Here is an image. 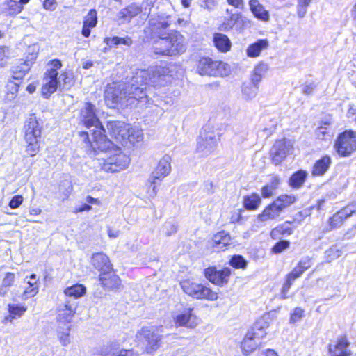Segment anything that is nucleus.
Here are the masks:
<instances>
[{"label": "nucleus", "instance_id": "f257e3e1", "mask_svg": "<svg viewBox=\"0 0 356 356\" xmlns=\"http://www.w3.org/2000/svg\"><path fill=\"white\" fill-rule=\"evenodd\" d=\"M184 19L164 14L152 17L149 20V29L152 36L157 37L154 42V52L165 56H176L183 54L186 49L185 38L176 31H168V28Z\"/></svg>", "mask_w": 356, "mask_h": 356}, {"label": "nucleus", "instance_id": "f03ea898", "mask_svg": "<svg viewBox=\"0 0 356 356\" xmlns=\"http://www.w3.org/2000/svg\"><path fill=\"white\" fill-rule=\"evenodd\" d=\"M104 96L108 104L121 107L142 106L150 101L147 86L140 79L134 81V74L129 79H126L124 82L108 84Z\"/></svg>", "mask_w": 356, "mask_h": 356}, {"label": "nucleus", "instance_id": "7ed1b4c3", "mask_svg": "<svg viewBox=\"0 0 356 356\" xmlns=\"http://www.w3.org/2000/svg\"><path fill=\"white\" fill-rule=\"evenodd\" d=\"M81 118L86 127H95L92 130V140H89L88 132H80L79 134L84 141L90 143L92 149H95L97 148L105 150L112 146L113 143L111 142V140L108 139L104 134L105 130L100 124L97 117L94 105L91 103H86L81 110Z\"/></svg>", "mask_w": 356, "mask_h": 356}, {"label": "nucleus", "instance_id": "20e7f679", "mask_svg": "<svg viewBox=\"0 0 356 356\" xmlns=\"http://www.w3.org/2000/svg\"><path fill=\"white\" fill-rule=\"evenodd\" d=\"M107 149L102 150L100 149H93L95 152L97 150L105 152L106 156L104 157L98 158L99 164L101 166L102 170L107 172H117L126 169L129 163V157L121 152L117 144H114Z\"/></svg>", "mask_w": 356, "mask_h": 356}, {"label": "nucleus", "instance_id": "39448f33", "mask_svg": "<svg viewBox=\"0 0 356 356\" xmlns=\"http://www.w3.org/2000/svg\"><path fill=\"white\" fill-rule=\"evenodd\" d=\"M42 127V122L35 114L29 115L24 121L23 131L26 143V152L31 156H35L39 152Z\"/></svg>", "mask_w": 356, "mask_h": 356}, {"label": "nucleus", "instance_id": "423d86ee", "mask_svg": "<svg viewBox=\"0 0 356 356\" xmlns=\"http://www.w3.org/2000/svg\"><path fill=\"white\" fill-rule=\"evenodd\" d=\"M111 136L117 143L127 145L128 143L134 144L143 140V134L142 129L138 127H129L122 122H111L107 125Z\"/></svg>", "mask_w": 356, "mask_h": 356}, {"label": "nucleus", "instance_id": "0eeeda50", "mask_svg": "<svg viewBox=\"0 0 356 356\" xmlns=\"http://www.w3.org/2000/svg\"><path fill=\"white\" fill-rule=\"evenodd\" d=\"M47 70L44 74L43 84L42 87V94L45 98H48L52 93L55 92L60 84V79L64 83L67 82V74L63 72L58 78V70L62 67L60 60L54 59L50 61L47 65Z\"/></svg>", "mask_w": 356, "mask_h": 356}, {"label": "nucleus", "instance_id": "6e6552de", "mask_svg": "<svg viewBox=\"0 0 356 356\" xmlns=\"http://www.w3.org/2000/svg\"><path fill=\"white\" fill-rule=\"evenodd\" d=\"M142 81L145 85L154 87L165 86L170 81L167 70L162 67H151L147 70L137 69L134 72V81Z\"/></svg>", "mask_w": 356, "mask_h": 356}, {"label": "nucleus", "instance_id": "1a4fd4ad", "mask_svg": "<svg viewBox=\"0 0 356 356\" xmlns=\"http://www.w3.org/2000/svg\"><path fill=\"white\" fill-rule=\"evenodd\" d=\"M180 286L185 293L195 299L215 301L218 298V293L217 292L212 291L209 287L204 284L191 280L181 281Z\"/></svg>", "mask_w": 356, "mask_h": 356}, {"label": "nucleus", "instance_id": "9d476101", "mask_svg": "<svg viewBox=\"0 0 356 356\" xmlns=\"http://www.w3.org/2000/svg\"><path fill=\"white\" fill-rule=\"evenodd\" d=\"M220 134L212 128L205 127L197 139V151L203 155H208L217 147L220 141Z\"/></svg>", "mask_w": 356, "mask_h": 356}, {"label": "nucleus", "instance_id": "9b49d317", "mask_svg": "<svg viewBox=\"0 0 356 356\" xmlns=\"http://www.w3.org/2000/svg\"><path fill=\"white\" fill-rule=\"evenodd\" d=\"M171 158L169 155H165L159 162L155 170L152 173L149 179L150 184L148 191L149 196L154 197L157 194L156 187L159 186L163 178L169 175L171 171Z\"/></svg>", "mask_w": 356, "mask_h": 356}, {"label": "nucleus", "instance_id": "f8f14e48", "mask_svg": "<svg viewBox=\"0 0 356 356\" xmlns=\"http://www.w3.org/2000/svg\"><path fill=\"white\" fill-rule=\"evenodd\" d=\"M334 148L341 156H348L356 150V132L348 130L339 134L335 141Z\"/></svg>", "mask_w": 356, "mask_h": 356}, {"label": "nucleus", "instance_id": "ddd939ff", "mask_svg": "<svg viewBox=\"0 0 356 356\" xmlns=\"http://www.w3.org/2000/svg\"><path fill=\"white\" fill-rule=\"evenodd\" d=\"M231 275V269L224 268L218 270L216 267H209L204 270V276L216 285L222 286L228 282Z\"/></svg>", "mask_w": 356, "mask_h": 356}, {"label": "nucleus", "instance_id": "4468645a", "mask_svg": "<svg viewBox=\"0 0 356 356\" xmlns=\"http://www.w3.org/2000/svg\"><path fill=\"white\" fill-rule=\"evenodd\" d=\"M292 145L290 141L277 140L270 150L273 162L275 165H278L290 153Z\"/></svg>", "mask_w": 356, "mask_h": 356}, {"label": "nucleus", "instance_id": "2eb2a0df", "mask_svg": "<svg viewBox=\"0 0 356 356\" xmlns=\"http://www.w3.org/2000/svg\"><path fill=\"white\" fill-rule=\"evenodd\" d=\"M350 342L346 336L338 337L333 343L328 346V351L332 356H350L352 352L349 348Z\"/></svg>", "mask_w": 356, "mask_h": 356}, {"label": "nucleus", "instance_id": "dca6fc26", "mask_svg": "<svg viewBox=\"0 0 356 356\" xmlns=\"http://www.w3.org/2000/svg\"><path fill=\"white\" fill-rule=\"evenodd\" d=\"M99 282L106 290H120L122 286L121 280L113 273V269L106 273H101L99 275Z\"/></svg>", "mask_w": 356, "mask_h": 356}, {"label": "nucleus", "instance_id": "f3484780", "mask_svg": "<svg viewBox=\"0 0 356 356\" xmlns=\"http://www.w3.org/2000/svg\"><path fill=\"white\" fill-rule=\"evenodd\" d=\"M193 309H185L175 318V323L177 326L195 328L199 323L200 319L193 314Z\"/></svg>", "mask_w": 356, "mask_h": 356}, {"label": "nucleus", "instance_id": "a211bd4d", "mask_svg": "<svg viewBox=\"0 0 356 356\" xmlns=\"http://www.w3.org/2000/svg\"><path fill=\"white\" fill-rule=\"evenodd\" d=\"M140 334L146 339L148 353H152L160 346L161 336L153 328L143 327Z\"/></svg>", "mask_w": 356, "mask_h": 356}, {"label": "nucleus", "instance_id": "6ab92c4d", "mask_svg": "<svg viewBox=\"0 0 356 356\" xmlns=\"http://www.w3.org/2000/svg\"><path fill=\"white\" fill-rule=\"evenodd\" d=\"M210 244L213 251H224L227 247L232 245V239L227 232L221 231L213 235Z\"/></svg>", "mask_w": 356, "mask_h": 356}, {"label": "nucleus", "instance_id": "aec40b11", "mask_svg": "<svg viewBox=\"0 0 356 356\" xmlns=\"http://www.w3.org/2000/svg\"><path fill=\"white\" fill-rule=\"evenodd\" d=\"M90 264L100 273L113 270L108 257L103 252L94 253L91 257Z\"/></svg>", "mask_w": 356, "mask_h": 356}, {"label": "nucleus", "instance_id": "412c9836", "mask_svg": "<svg viewBox=\"0 0 356 356\" xmlns=\"http://www.w3.org/2000/svg\"><path fill=\"white\" fill-rule=\"evenodd\" d=\"M142 12V7L137 3H131L118 12L117 19L120 24L128 23L132 18L137 16Z\"/></svg>", "mask_w": 356, "mask_h": 356}, {"label": "nucleus", "instance_id": "4be33fe9", "mask_svg": "<svg viewBox=\"0 0 356 356\" xmlns=\"http://www.w3.org/2000/svg\"><path fill=\"white\" fill-rule=\"evenodd\" d=\"M248 4L250 11L257 19L262 22L269 21V12L259 2V0H250Z\"/></svg>", "mask_w": 356, "mask_h": 356}, {"label": "nucleus", "instance_id": "5701e85b", "mask_svg": "<svg viewBox=\"0 0 356 356\" xmlns=\"http://www.w3.org/2000/svg\"><path fill=\"white\" fill-rule=\"evenodd\" d=\"M216 60L213 61L209 58H203L200 60L197 65V72L201 75L215 76Z\"/></svg>", "mask_w": 356, "mask_h": 356}, {"label": "nucleus", "instance_id": "b1692460", "mask_svg": "<svg viewBox=\"0 0 356 356\" xmlns=\"http://www.w3.org/2000/svg\"><path fill=\"white\" fill-rule=\"evenodd\" d=\"M281 212L279 206L273 201L264 209L261 213L258 215L257 219L261 222L273 220L277 218Z\"/></svg>", "mask_w": 356, "mask_h": 356}, {"label": "nucleus", "instance_id": "393cba45", "mask_svg": "<svg viewBox=\"0 0 356 356\" xmlns=\"http://www.w3.org/2000/svg\"><path fill=\"white\" fill-rule=\"evenodd\" d=\"M331 158L325 155L316 161L314 163L312 170V175L313 176H322L329 169L331 165Z\"/></svg>", "mask_w": 356, "mask_h": 356}, {"label": "nucleus", "instance_id": "a878e982", "mask_svg": "<svg viewBox=\"0 0 356 356\" xmlns=\"http://www.w3.org/2000/svg\"><path fill=\"white\" fill-rule=\"evenodd\" d=\"M23 8L24 7L15 0H5L1 3L2 13L10 17L16 16Z\"/></svg>", "mask_w": 356, "mask_h": 356}, {"label": "nucleus", "instance_id": "bb28decb", "mask_svg": "<svg viewBox=\"0 0 356 356\" xmlns=\"http://www.w3.org/2000/svg\"><path fill=\"white\" fill-rule=\"evenodd\" d=\"M261 342L253 337L251 332H248L241 343V349L244 355L252 353L260 345Z\"/></svg>", "mask_w": 356, "mask_h": 356}, {"label": "nucleus", "instance_id": "cd10ccee", "mask_svg": "<svg viewBox=\"0 0 356 356\" xmlns=\"http://www.w3.org/2000/svg\"><path fill=\"white\" fill-rule=\"evenodd\" d=\"M268 65L265 63L261 62L256 65L250 76L252 84L255 86H259V83L268 72Z\"/></svg>", "mask_w": 356, "mask_h": 356}, {"label": "nucleus", "instance_id": "c85d7f7f", "mask_svg": "<svg viewBox=\"0 0 356 356\" xmlns=\"http://www.w3.org/2000/svg\"><path fill=\"white\" fill-rule=\"evenodd\" d=\"M213 42L217 49L224 53L229 51L232 46L229 38L226 35L220 33L213 35Z\"/></svg>", "mask_w": 356, "mask_h": 356}, {"label": "nucleus", "instance_id": "c756f323", "mask_svg": "<svg viewBox=\"0 0 356 356\" xmlns=\"http://www.w3.org/2000/svg\"><path fill=\"white\" fill-rule=\"evenodd\" d=\"M268 46V42L266 40H259L248 47L246 50L247 55L251 58L257 57L261 51L266 49Z\"/></svg>", "mask_w": 356, "mask_h": 356}, {"label": "nucleus", "instance_id": "7c9ffc66", "mask_svg": "<svg viewBox=\"0 0 356 356\" xmlns=\"http://www.w3.org/2000/svg\"><path fill=\"white\" fill-rule=\"evenodd\" d=\"M29 280L27 281L29 286L26 287L24 291V296L25 298H29L35 296L38 292L39 285L38 283V279L35 274H32L29 277Z\"/></svg>", "mask_w": 356, "mask_h": 356}, {"label": "nucleus", "instance_id": "2f4dec72", "mask_svg": "<svg viewBox=\"0 0 356 356\" xmlns=\"http://www.w3.org/2000/svg\"><path fill=\"white\" fill-rule=\"evenodd\" d=\"M307 177L305 170H300L293 173L289 179V186L293 188H300L305 183Z\"/></svg>", "mask_w": 356, "mask_h": 356}, {"label": "nucleus", "instance_id": "473e14b6", "mask_svg": "<svg viewBox=\"0 0 356 356\" xmlns=\"http://www.w3.org/2000/svg\"><path fill=\"white\" fill-rule=\"evenodd\" d=\"M86 289L83 285L76 284L67 288L64 293L67 298L76 300V298L83 296L86 293Z\"/></svg>", "mask_w": 356, "mask_h": 356}, {"label": "nucleus", "instance_id": "72a5a7b5", "mask_svg": "<svg viewBox=\"0 0 356 356\" xmlns=\"http://www.w3.org/2000/svg\"><path fill=\"white\" fill-rule=\"evenodd\" d=\"M261 202L260 196L257 193H252L243 197L244 207L248 210H255Z\"/></svg>", "mask_w": 356, "mask_h": 356}, {"label": "nucleus", "instance_id": "f704fd0d", "mask_svg": "<svg viewBox=\"0 0 356 356\" xmlns=\"http://www.w3.org/2000/svg\"><path fill=\"white\" fill-rule=\"evenodd\" d=\"M15 281V275L13 273L8 272L5 274L0 286V296H5Z\"/></svg>", "mask_w": 356, "mask_h": 356}, {"label": "nucleus", "instance_id": "c9c22d12", "mask_svg": "<svg viewBox=\"0 0 356 356\" xmlns=\"http://www.w3.org/2000/svg\"><path fill=\"white\" fill-rule=\"evenodd\" d=\"M296 197L294 195H280L274 202L279 206L282 211L284 209L289 207L296 201Z\"/></svg>", "mask_w": 356, "mask_h": 356}, {"label": "nucleus", "instance_id": "e433bc0d", "mask_svg": "<svg viewBox=\"0 0 356 356\" xmlns=\"http://www.w3.org/2000/svg\"><path fill=\"white\" fill-rule=\"evenodd\" d=\"M291 233L292 229L290 227L289 223L285 222L274 228L270 232V236L273 238L276 239L278 238L280 236H288L290 235Z\"/></svg>", "mask_w": 356, "mask_h": 356}, {"label": "nucleus", "instance_id": "4c0bfd02", "mask_svg": "<svg viewBox=\"0 0 356 356\" xmlns=\"http://www.w3.org/2000/svg\"><path fill=\"white\" fill-rule=\"evenodd\" d=\"M37 57L36 54H31L26 60L13 67V71H18L23 74H26L30 70L31 66L33 65Z\"/></svg>", "mask_w": 356, "mask_h": 356}, {"label": "nucleus", "instance_id": "58836bf2", "mask_svg": "<svg viewBox=\"0 0 356 356\" xmlns=\"http://www.w3.org/2000/svg\"><path fill=\"white\" fill-rule=\"evenodd\" d=\"M57 312H58L57 321L59 323H70L74 314L76 313V312H73V310H72V309L65 310V308H62L60 307H58Z\"/></svg>", "mask_w": 356, "mask_h": 356}, {"label": "nucleus", "instance_id": "ea45409f", "mask_svg": "<svg viewBox=\"0 0 356 356\" xmlns=\"http://www.w3.org/2000/svg\"><path fill=\"white\" fill-rule=\"evenodd\" d=\"M6 89L5 100L6 102H11L17 95L19 84L13 81H10L6 86Z\"/></svg>", "mask_w": 356, "mask_h": 356}, {"label": "nucleus", "instance_id": "a19ab883", "mask_svg": "<svg viewBox=\"0 0 356 356\" xmlns=\"http://www.w3.org/2000/svg\"><path fill=\"white\" fill-rule=\"evenodd\" d=\"M70 326L68 325L65 329L59 327L57 330L58 338L63 346H66L70 343Z\"/></svg>", "mask_w": 356, "mask_h": 356}, {"label": "nucleus", "instance_id": "79ce46f5", "mask_svg": "<svg viewBox=\"0 0 356 356\" xmlns=\"http://www.w3.org/2000/svg\"><path fill=\"white\" fill-rule=\"evenodd\" d=\"M259 86L247 85L242 88L243 97L246 100H252L258 93Z\"/></svg>", "mask_w": 356, "mask_h": 356}, {"label": "nucleus", "instance_id": "37998d69", "mask_svg": "<svg viewBox=\"0 0 356 356\" xmlns=\"http://www.w3.org/2000/svg\"><path fill=\"white\" fill-rule=\"evenodd\" d=\"M105 42L108 45H118V44H124L125 46L129 47L132 44V40L129 37L126 38H120L118 36L113 38H108L105 39Z\"/></svg>", "mask_w": 356, "mask_h": 356}, {"label": "nucleus", "instance_id": "c03bdc74", "mask_svg": "<svg viewBox=\"0 0 356 356\" xmlns=\"http://www.w3.org/2000/svg\"><path fill=\"white\" fill-rule=\"evenodd\" d=\"M239 19L238 14H232L228 18L225 19L220 26V29L225 31L231 30Z\"/></svg>", "mask_w": 356, "mask_h": 356}, {"label": "nucleus", "instance_id": "a18cd8bd", "mask_svg": "<svg viewBox=\"0 0 356 356\" xmlns=\"http://www.w3.org/2000/svg\"><path fill=\"white\" fill-rule=\"evenodd\" d=\"M345 219L346 218L343 216V212H337L329 219L330 229H332L339 227Z\"/></svg>", "mask_w": 356, "mask_h": 356}, {"label": "nucleus", "instance_id": "49530a36", "mask_svg": "<svg viewBox=\"0 0 356 356\" xmlns=\"http://www.w3.org/2000/svg\"><path fill=\"white\" fill-rule=\"evenodd\" d=\"M230 68L227 63L216 60L215 76H226L229 74Z\"/></svg>", "mask_w": 356, "mask_h": 356}, {"label": "nucleus", "instance_id": "de8ad7c7", "mask_svg": "<svg viewBox=\"0 0 356 356\" xmlns=\"http://www.w3.org/2000/svg\"><path fill=\"white\" fill-rule=\"evenodd\" d=\"M8 310L10 314H11L12 318H15L16 317L22 316L26 311V307L19 305L10 304L8 305Z\"/></svg>", "mask_w": 356, "mask_h": 356}, {"label": "nucleus", "instance_id": "09e8293b", "mask_svg": "<svg viewBox=\"0 0 356 356\" xmlns=\"http://www.w3.org/2000/svg\"><path fill=\"white\" fill-rule=\"evenodd\" d=\"M311 1L312 0H298L296 6L297 15L300 18L305 17Z\"/></svg>", "mask_w": 356, "mask_h": 356}, {"label": "nucleus", "instance_id": "8fccbe9b", "mask_svg": "<svg viewBox=\"0 0 356 356\" xmlns=\"http://www.w3.org/2000/svg\"><path fill=\"white\" fill-rule=\"evenodd\" d=\"M229 264L235 268H245L246 260L241 255H234L229 261Z\"/></svg>", "mask_w": 356, "mask_h": 356}, {"label": "nucleus", "instance_id": "3c124183", "mask_svg": "<svg viewBox=\"0 0 356 356\" xmlns=\"http://www.w3.org/2000/svg\"><path fill=\"white\" fill-rule=\"evenodd\" d=\"M97 22V12L95 10H90L88 15L85 17L83 24L86 26L93 28Z\"/></svg>", "mask_w": 356, "mask_h": 356}, {"label": "nucleus", "instance_id": "603ef678", "mask_svg": "<svg viewBox=\"0 0 356 356\" xmlns=\"http://www.w3.org/2000/svg\"><path fill=\"white\" fill-rule=\"evenodd\" d=\"M78 306V302L72 298H67L64 304L59 305V307L62 308H65V310L71 309L73 310V312H76V308Z\"/></svg>", "mask_w": 356, "mask_h": 356}, {"label": "nucleus", "instance_id": "864d4df0", "mask_svg": "<svg viewBox=\"0 0 356 356\" xmlns=\"http://www.w3.org/2000/svg\"><path fill=\"white\" fill-rule=\"evenodd\" d=\"M289 246V242L288 241H281L277 243L273 248V252L278 254L288 248Z\"/></svg>", "mask_w": 356, "mask_h": 356}, {"label": "nucleus", "instance_id": "5fc2aeb1", "mask_svg": "<svg viewBox=\"0 0 356 356\" xmlns=\"http://www.w3.org/2000/svg\"><path fill=\"white\" fill-rule=\"evenodd\" d=\"M294 280L291 278L289 275H287L286 282L284 284L282 290V296L283 298H287V293L291 288L292 283Z\"/></svg>", "mask_w": 356, "mask_h": 356}, {"label": "nucleus", "instance_id": "6e6d98bb", "mask_svg": "<svg viewBox=\"0 0 356 356\" xmlns=\"http://www.w3.org/2000/svg\"><path fill=\"white\" fill-rule=\"evenodd\" d=\"M23 200L22 195H15L9 202V207L11 209H17L22 204Z\"/></svg>", "mask_w": 356, "mask_h": 356}, {"label": "nucleus", "instance_id": "4d7b16f0", "mask_svg": "<svg viewBox=\"0 0 356 356\" xmlns=\"http://www.w3.org/2000/svg\"><path fill=\"white\" fill-rule=\"evenodd\" d=\"M304 310L300 307H297L293 310L291 316V321L296 323L299 321L303 316Z\"/></svg>", "mask_w": 356, "mask_h": 356}, {"label": "nucleus", "instance_id": "13d9d810", "mask_svg": "<svg viewBox=\"0 0 356 356\" xmlns=\"http://www.w3.org/2000/svg\"><path fill=\"white\" fill-rule=\"evenodd\" d=\"M8 49L6 47H0V67L6 65L8 58Z\"/></svg>", "mask_w": 356, "mask_h": 356}, {"label": "nucleus", "instance_id": "bf43d9fd", "mask_svg": "<svg viewBox=\"0 0 356 356\" xmlns=\"http://www.w3.org/2000/svg\"><path fill=\"white\" fill-rule=\"evenodd\" d=\"M316 88V84L314 82H306L302 86V92L305 95H311Z\"/></svg>", "mask_w": 356, "mask_h": 356}, {"label": "nucleus", "instance_id": "052dcab7", "mask_svg": "<svg viewBox=\"0 0 356 356\" xmlns=\"http://www.w3.org/2000/svg\"><path fill=\"white\" fill-rule=\"evenodd\" d=\"M317 136L321 140H327L331 138V135L326 131V127L321 126L317 130Z\"/></svg>", "mask_w": 356, "mask_h": 356}, {"label": "nucleus", "instance_id": "680f3d73", "mask_svg": "<svg viewBox=\"0 0 356 356\" xmlns=\"http://www.w3.org/2000/svg\"><path fill=\"white\" fill-rule=\"evenodd\" d=\"M248 332H251L253 335V337L256 338L259 342H261V340L266 335V332L265 330H256L254 327H252Z\"/></svg>", "mask_w": 356, "mask_h": 356}, {"label": "nucleus", "instance_id": "e2e57ef3", "mask_svg": "<svg viewBox=\"0 0 356 356\" xmlns=\"http://www.w3.org/2000/svg\"><path fill=\"white\" fill-rule=\"evenodd\" d=\"M304 272L305 270L301 269V268L297 265L288 275L293 280H295L296 279L300 277Z\"/></svg>", "mask_w": 356, "mask_h": 356}, {"label": "nucleus", "instance_id": "0e129e2a", "mask_svg": "<svg viewBox=\"0 0 356 356\" xmlns=\"http://www.w3.org/2000/svg\"><path fill=\"white\" fill-rule=\"evenodd\" d=\"M155 0H146L143 2L142 6H140L143 8V11L144 12V15H149L151 10V7L154 6Z\"/></svg>", "mask_w": 356, "mask_h": 356}, {"label": "nucleus", "instance_id": "69168bd1", "mask_svg": "<svg viewBox=\"0 0 356 356\" xmlns=\"http://www.w3.org/2000/svg\"><path fill=\"white\" fill-rule=\"evenodd\" d=\"M298 265L303 270H306L309 269L312 266L311 259L309 257H304L300 259L298 262Z\"/></svg>", "mask_w": 356, "mask_h": 356}, {"label": "nucleus", "instance_id": "338daca9", "mask_svg": "<svg viewBox=\"0 0 356 356\" xmlns=\"http://www.w3.org/2000/svg\"><path fill=\"white\" fill-rule=\"evenodd\" d=\"M261 195L264 198H269L273 196L274 190L270 188L267 184L262 187L261 190Z\"/></svg>", "mask_w": 356, "mask_h": 356}, {"label": "nucleus", "instance_id": "774afa93", "mask_svg": "<svg viewBox=\"0 0 356 356\" xmlns=\"http://www.w3.org/2000/svg\"><path fill=\"white\" fill-rule=\"evenodd\" d=\"M268 327V323L266 321H265L264 319H261V320L257 321L252 327H254L256 330H265L266 331V330Z\"/></svg>", "mask_w": 356, "mask_h": 356}]
</instances>
